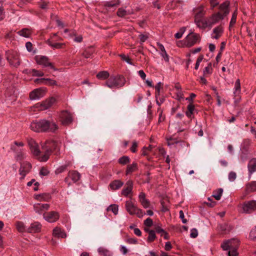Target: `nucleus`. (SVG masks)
Wrapping results in <instances>:
<instances>
[{
    "instance_id": "a19ab883",
    "label": "nucleus",
    "mask_w": 256,
    "mask_h": 256,
    "mask_svg": "<svg viewBox=\"0 0 256 256\" xmlns=\"http://www.w3.org/2000/svg\"><path fill=\"white\" fill-rule=\"evenodd\" d=\"M130 159L129 157L128 156H122L118 160V162L120 164H123V165L128 164V162H130Z\"/></svg>"
},
{
    "instance_id": "423d86ee",
    "label": "nucleus",
    "mask_w": 256,
    "mask_h": 256,
    "mask_svg": "<svg viewBox=\"0 0 256 256\" xmlns=\"http://www.w3.org/2000/svg\"><path fill=\"white\" fill-rule=\"evenodd\" d=\"M126 208L130 215L136 214L138 218L142 217L144 214V212L138 208L131 200L126 201Z\"/></svg>"
},
{
    "instance_id": "de8ad7c7",
    "label": "nucleus",
    "mask_w": 256,
    "mask_h": 256,
    "mask_svg": "<svg viewBox=\"0 0 256 256\" xmlns=\"http://www.w3.org/2000/svg\"><path fill=\"white\" fill-rule=\"evenodd\" d=\"M196 110L194 108V106L190 103L187 106V110L186 112H188L189 114H194V112Z\"/></svg>"
},
{
    "instance_id": "5fc2aeb1",
    "label": "nucleus",
    "mask_w": 256,
    "mask_h": 256,
    "mask_svg": "<svg viewBox=\"0 0 256 256\" xmlns=\"http://www.w3.org/2000/svg\"><path fill=\"white\" fill-rule=\"evenodd\" d=\"M236 178V174L234 172H230L228 174V180L230 182L234 181Z\"/></svg>"
},
{
    "instance_id": "37998d69",
    "label": "nucleus",
    "mask_w": 256,
    "mask_h": 256,
    "mask_svg": "<svg viewBox=\"0 0 256 256\" xmlns=\"http://www.w3.org/2000/svg\"><path fill=\"white\" fill-rule=\"evenodd\" d=\"M237 14V10H236L232 14V16L230 23V27L233 26L236 24Z\"/></svg>"
},
{
    "instance_id": "bf43d9fd",
    "label": "nucleus",
    "mask_w": 256,
    "mask_h": 256,
    "mask_svg": "<svg viewBox=\"0 0 256 256\" xmlns=\"http://www.w3.org/2000/svg\"><path fill=\"white\" fill-rule=\"evenodd\" d=\"M160 55L166 62H168L169 57L166 50L161 52Z\"/></svg>"
},
{
    "instance_id": "3c124183",
    "label": "nucleus",
    "mask_w": 256,
    "mask_h": 256,
    "mask_svg": "<svg viewBox=\"0 0 256 256\" xmlns=\"http://www.w3.org/2000/svg\"><path fill=\"white\" fill-rule=\"evenodd\" d=\"M46 85H48V86H56V85H57V82L54 80H52V79H50V78H46Z\"/></svg>"
},
{
    "instance_id": "a18cd8bd",
    "label": "nucleus",
    "mask_w": 256,
    "mask_h": 256,
    "mask_svg": "<svg viewBox=\"0 0 256 256\" xmlns=\"http://www.w3.org/2000/svg\"><path fill=\"white\" fill-rule=\"evenodd\" d=\"M203 73L204 75L212 73V64L210 62L208 66L204 68Z\"/></svg>"
},
{
    "instance_id": "f03ea898",
    "label": "nucleus",
    "mask_w": 256,
    "mask_h": 256,
    "mask_svg": "<svg viewBox=\"0 0 256 256\" xmlns=\"http://www.w3.org/2000/svg\"><path fill=\"white\" fill-rule=\"evenodd\" d=\"M31 130L37 132H54L58 130V124L52 119H40L33 121L30 125Z\"/></svg>"
},
{
    "instance_id": "4be33fe9",
    "label": "nucleus",
    "mask_w": 256,
    "mask_h": 256,
    "mask_svg": "<svg viewBox=\"0 0 256 256\" xmlns=\"http://www.w3.org/2000/svg\"><path fill=\"white\" fill-rule=\"evenodd\" d=\"M53 235L58 238H65L66 236V232L58 227H56L54 229Z\"/></svg>"
},
{
    "instance_id": "f8f14e48",
    "label": "nucleus",
    "mask_w": 256,
    "mask_h": 256,
    "mask_svg": "<svg viewBox=\"0 0 256 256\" xmlns=\"http://www.w3.org/2000/svg\"><path fill=\"white\" fill-rule=\"evenodd\" d=\"M56 99L54 98H50L43 101L41 103H38L35 105V107L38 109V110H44L48 109L52 106L55 102Z\"/></svg>"
},
{
    "instance_id": "2f4dec72",
    "label": "nucleus",
    "mask_w": 256,
    "mask_h": 256,
    "mask_svg": "<svg viewBox=\"0 0 256 256\" xmlns=\"http://www.w3.org/2000/svg\"><path fill=\"white\" fill-rule=\"evenodd\" d=\"M223 32V30L222 27L217 26L213 30V32L215 34V36H212L213 38L218 39L220 36L222 34Z\"/></svg>"
},
{
    "instance_id": "0eeeda50",
    "label": "nucleus",
    "mask_w": 256,
    "mask_h": 256,
    "mask_svg": "<svg viewBox=\"0 0 256 256\" xmlns=\"http://www.w3.org/2000/svg\"><path fill=\"white\" fill-rule=\"evenodd\" d=\"M6 58L10 66L17 67L20 64V60L17 52L8 50L6 53Z\"/></svg>"
},
{
    "instance_id": "052dcab7",
    "label": "nucleus",
    "mask_w": 256,
    "mask_h": 256,
    "mask_svg": "<svg viewBox=\"0 0 256 256\" xmlns=\"http://www.w3.org/2000/svg\"><path fill=\"white\" fill-rule=\"evenodd\" d=\"M198 235V232L196 228H192L191 230V232L190 234V237L192 238H196V237H197Z\"/></svg>"
},
{
    "instance_id": "c756f323",
    "label": "nucleus",
    "mask_w": 256,
    "mask_h": 256,
    "mask_svg": "<svg viewBox=\"0 0 256 256\" xmlns=\"http://www.w3.org/2000/svg\"><path fill=\"white\" fill-rule=\"evenodd\" d=\"M138 169V164L136 162H133L132 164L127 166L126 170V174H128L136 171Z\"/></svg>"
},
{
    "instance_id": "5701e85b",
    "label": "nucleus",
    "mask_w": 256,
    "mask_h": 256,
    "mask_svg": "<svg viewBox=\"0 0 256 256\" xmlns=\"http://www.w3.org/2000/svg\"><path fill=\"white\" fill-rule=\"evenodd\" d=\"M124 184V182L120 180H114L112 182L109 186L112 190H116L120 188Z\"/></svg>"
},
{
    "instance_id": "09e8293b",
    "label": "nucleus",
    "mask_w": 256,
    "mask_h": 256,
    "mask_svg": "<svg viewBox=\"0 0 256 256\" xmlns=\"http://www.w3.org/2000/svg\"><path fill=\"white\" fill-rule=\"evenodd\" d=\"M119 56L121 58L122 60H123L124 61H125L128 64H130L131 65L132 64V63L131 62V59L128 56H126L124 54H120L119 55Z\"/></svg>"
},
{
    "instance_id": "7c9ffc66",
    "label": "nucleus",
    "mask_w": 256,
    "mask_h": 256,
    "mask_svg": "<svg viewBox=\"0 0 256 256\" xmlns=\"http://www.w3.org/2000/svg\"><path fill=\"white\" fill-rule=\"evenodd\" d=\"M246 190L248 192L256 191V182H252L246 185Z\"/></svg>"
},
{
    "instance_id": "9b49d317",
    "label": "nucleus",
    "mask_w": 256,
    "mask_h": 256,
    "mask_svg": "<svg viewBox=\"0 0 256 256\" xmlns=\"http://www.w3.org/2000/svg\"><path fill=\"white\" fill-rule=\"evenodd\" d=\"M240 242L236 238H232L224 242L221 247L224 250H228L229 249L238 248Z\"/></svg>"
},
{
    "instance_id": "dca6fc26",
    "label": "nucleus",
    "mask_w": 256,
    "mask_h": 256,
    "mask_svg": "<svg viewBox=\"0 0 256 256\" xmlns=\"http://www.w3.org/2000/svg\"><path fill=\"white\" fill-rule=\"evenodd\" d=\"M42 228L41 224L38 222H34L30 224V226L27 228L26 232L28 233H36L40 231Z\"/></svg>"
},
{
    "instance_id": "20e7f679",
    "label": "nucleus",
    "mask_w": 256,
    "mask_h": 256,
    "mask_svg": "<svg viewBox=\"0 0 256 256\" xmlns=\"http://www.w3.org/2000/svg\"><path fill=\"white\" fill-rule=\"evenodd\" d=\"M194 22L197 26L200 28L204 29L205 27H202L204 23L206 22V19H203L206 12L204 10L202 6H200L194 10Z\"/></svg>"
},
{
    "instance_id": "4c0bfd02",
    "label": "nucleus",
    "mask_w": 256,
    "mask_h": 256,
    "mask_svg": "<svg viewBox=\"0 0 256 256\" xmlns=\"http://www.w3.org/2000/svg\"><path fill=\"white\" fill-rule=\"evenodd\" d=\"M47 44L53 48L56 49L62 48L64 44V43H52L50 40H47Z\"/></svg>"
},
{
    "instance_id": "c03bdc74",
    "label": "nucleus",
    "mask_w": 256,
    "mask_h": 256,
    "mask_svg": "<svg viewBox=\"0 0 256 256\" xmlns=\"http://www.w3.org/2000/svg\"><path fill=\"white\" fill-rule=\"evenodd\" d=\"M249 237L251 240L256 242V226L250 232Z\"/></svg>"
},
{
    "instance_id": "cd10ccee",
    "label": "nucleus",
    "mask_w": 256,
    "mask_h": 256,
    "mask_svg": "<svg viewBox=\"0 0 256 256\" xmlns=\"http://www.w3.org/2000/svg\"><path fill=\"white\" fill-rule=\"evenodd\" d=\"M218 228L222 233L226 234L232 229V227L228 224L224 223L220 224L218 226Z\"/></svg>"
},
{
    "instance_id": "aec40b11",
    "label": "nucleus",
    "mask_w": 256,
    "mask_h": 256,
    "mask_svg": "<svg viewBox=\"0 0 256 256\" xmlns=\"http://www.w3.org/2000/svg\"><path fill=\"white\" fill-rule=\"evenodd\" d=\"M138 198L140 203L144 208H146L150 207V202L146 198V194L144 192H140Z\"/></svg>"
},
{
    "instance_id": "bb28decb",
    "label": "nucleus",
    "mask_w": 256,
    "mask_h": 256,
    "mask_svg": "<svg viewBox=\"0 0 256 256\" xmlns=\"http://www.w3.org/2000/svg\"><path fill=\"white\" fill-rule=\"evenodd\" d=\"M154 231L160 234V236H163L165 240H168L169 238L168 234L164 229L158 226H155Z\"/></svg>"
},
{
    "instance_id": "338daca9",
    "label": "nucleus",
    "mask_w": 256,
    "mask_h": 256,
    "mask_svg": "<svg viewBox=\"0 0 256 256\" xmlns=\"http://www.w3.org/2000/svg\"><path fill=\"white\" fill-rule=\"evenodd\" d=\"M26 48L27 50L29 52H30L32 51V44L30 42H26Z\"/></svg>"
},
{
    "instance_id": "a211bd4d",
    "label": "nucleus",
    "mask_w": 256,
    "mask_h": 256,
    "mask_svg": "<svg viewBox=\"0 0 256 256\" xmlns=\"http://www.w3.org/2000/svg\"><path fill=\"white\" fill-rule=\"evenodd\" d=\"M50 204H36L34 206L35 212L41 214L43 211L48 210Z\"/></svg>"
},
{
    "instance_id": "72a5a7b5",
    "label": "nucleus",
    "mask_w": 256,
    "mask_h": 256,
    "mask_svg": "<svg viewBox=\"0 0 256 256\" xmlns=\"http://www.w3.org/2000/svg\"><path fill=\"white\" fill-rule=\"evenodd\" d=\"M240 93V79L236 80L235 82L234 91V96L236 97Z\"/></svg>"
},
{
    "instance_id": "79ce46f5",
    "label": "nucleus",
    "mask_w": 256,
    "mask_h": 256,
    "mask_svg": "<svg viewBox=\"0 0 256 256\" xmlns=\"http://www.w3.org/2000/svg\"><path fill=\"white\" fill-rule=\"evenodd\" d=\"M156 238V236L155 234V231L154 230H151L149 231L148 236L147 239L148 242H151L154 241Z\"/></svg>"
},
{
    "instance_id": "f257e3e1",
    "label": "nucleus",
    "mask_w": 256,
    "mask_h": 256,
    "mask_svg": "<svg viewBox=\"0 0 256 256\" xmlns=\"http://www.w3.org/2000/svg\"><path fill=\"white\" fill-rule=\"evenodd\" d=\"M28 145L32 154L36 156L40 162H46L54 150H60L58 143L54 140H46L42 144V152L38 146L32 138L27 140Z\"/></svg>"
},
{
    "instance_id": "7ed1b4c3",
    "label": "nucleus",
    "mask_w": 256,
    "mask_h": 256,
    "mask_svg": "<svg viewBox=\"0 0 256 256\" xmlns=\"http://www.w3.org/2000/svg\"><path fill=\"white\" fill-rule=\"evenodd\" d=\"M230 2L226 1L219 6V12L213 14L210 18L206 19L202 27H212V26L223 20L230 12Z\"/></svg>"
},
{
    "instance_id": "412c9836",
    "label": "nucleus",
    "mask_w": 256,
    "mask_h": 256,
    "mask_svg": "<svg viewBox=\"0 0 256 256\" xmlns=\"http://www.w3.org/2000/svg\"><path fill=\"white\" fill-rule=\"evenodd\" d=\"M95 50L92 46L88 47L82 52V55L86 58H92Z\"/></svg>"
},
{
    "instance_id": "6ab92c4d",
    "label": "nucleus",
    "mask_w": 256,
    "mask_h": 256,
    "mask_svg": "<svg viewBox=\"0 0 256 256\" xmlns=\"http://www.w3.org/2000/svg\"><path fill=\"white\" fill-rule=\"evenodd\" d=\"M133 187V182L131 180H128L126 184V188H124L122 191V194L127 196L132 192Z\"/></svg>"
},
{
    "instance_id": "6e6552de",
    "label": "nucleus",
    "mask_w": 256,
    "mask_h": 256,
    "mask_svg": "<svg viewBox=\"0 0 256 256\" xmlns=\"http://www.w3.org/2000/svg\"><path fill=\"white\" fill-rule=\"evenodd\" d=\"M34 60L38 64L41 65L43 67H50L54 71L57 70V68L54 66L52 63L50 62L49 58L46 56H36L34 57Z\"/></svg>"
},
{
    "instance_id": "0e129e2a",
    "label": "nucleus",
    "mask_w": 256,
    "mask_h": 256,
    "mask_svg": "<svg viewBox=\"0 0 256 256\" xmlns=\"http://www.w3.org/2000/svg\"><path fill=\"white\" fill-rule=\"evenodd\" d=\"M162 84L161 82H159L157 84L156 86H155V88H156V96L157 94H159V93H160V88L162 86Z\"/></svg>"
},
{
    "instance_id": "1a4fd4ad",
    "label": "nucleus",
    "mask_w": 256,
    "mask_h": 256,
    "mask_svg": "<svg viewBox=\"0 0 256 256\" xmlns=\"http://www.w3.org/2000/svg\"><path fill=\"white\" fill-rule=\"evenodd\" d=\"M200 36L199 34L192 32L186 38L184 44L186 47L190 48L200 41Z\"/></svg>"
},
{
    "instance_id": "b1692460",
    "label": "nucleus",
    "mask_w": 256,
    "mask_h": 256,
    "mask_svg": "<svg viewBox=\"0 0 256 256\" xmlns=\"http://www.w3.org/2000/svg\"><path fill=\"white\" fill-rule=\"evenodd\" d=\"M35 198L36 200L39 201L48 202L49 201L51 198V196L50 194L44 193L36 195Z\"/></svg>"
},
{
    "instance_id": "c9c22d12",
    "label": "nucleus",
    "mask_w": 256,
    "mask_h": 256,
    "mask_svg": "<svg viewBox=\"0 0 256 256\" xmlns=\"http://www.w3.org/2000/svg\"><path fill=\"white\" fill-rule=\"evenodd\" d=\"M18 34L20 36H22L25 38H28L31 34V32L29 29L24 28L18 31Z\"/></svg>"
},
{
    "instance_id": "f3484780",
    "label": "nucleus",
    "mask_w": 256,
    "mask_h": 256,
    "mask_svg": "<svg viewBox=\"0 0 256 256\" xmlns=\"http://www.w3.org/2000/svg\"><path fill=\"white\" fill-rule=\"evenodd\" d=\"M63 124H68L72 122V114L67 111L62 112L60 116Z\"/></svg>"
},
{
    "instance_id": "473e14b6",
    "label": "nucleus",
    "mask_w": 256,
    "mask_h": 256,
    "mask_svg": "<svg viewBox=\"0 0 256 256\" xmlns=\"http://www.w3.org/2000/svg\"><path fill=\"white\" fill-rule=\"evenodd\" d=\"M222 192L223 189L219 188L213 192L212 196L214 197L216 200H218L220 199Z\"/></svg>"
},
{
    "instance_id": "9d476101",
    "label": "nucleus",
    "mask_w": 256,
    "mask_h": 256,
    "mask_svg": "<svg viewBox=\"0 0 256 256\" xmlns=\"http://www.w3.org/2000/svg\"><path fill=\"white\" fill-rule=\"evenodd\" d=\"M242 212L252 214L256 210V200H250L244 202L242 204Z\"/></svg>"
},
{
    "instance_id": "ddd939ff",
    "label": "nucleus",
    "mask_w": 256,
    "mask_h": 256,
    "mask_svg": "<svg viewBox=\"0 0 256 256\" xmlns=\"http://www.w3.org/2000/svg\"><path fill=\"white\" fill-rule=\"evenodd\" d=\"M43 216L44 218L49 222H56L60 217L58 213L55 211L44 213Z\"/></svg>"
},
{
    "instance_id": "58836bf2",
    "label": "nucleus",
    "mask_w": 256,
    "mask_h": 256,
    "mask_svg": "<svg viewBox=\"0 0 256 256\" xmlns=\"http://www.w3.org/2000/svg\"><path fill=\"white\" fill-rule=\"evenodd\" d=\"M109 76V73L106 71H102L98 72L96 77L100 80H104Z\"/></svg>"
},
{
    "instance_id": "ea45409f",
    "label": "nucleus",
    "mask_w": 256,
    "mask_h": 256,
    "mask_svg": "<svg viewBox=\"0 0 256 256\" xmlns=\"http://www.w3.org/2000/svg\"><path fill=\"white\" fill-rule=\"evenodd\" d=\"M107 211H112L115 215L118 214V206L116 204H111L107 208Z\"/></svg>"
},
{
    "instance_id": "e2e57ef3",
    "label": "nucleus",
    "mask_w": 256,
    "mask_h": 256,
    "mask_svg": "<svg viewBox=\"0 0 256 256\" xmlns=\"http://www.w3.org/2000/svg\"><path fill=\"white\" fill-rule=\"evenodd\" d=\"M139 38L140 39V42H144L148 38V36L144 34H140L139 36Z\"/></svg>"
},
{
    "instance_id": "a878e982",
    "label": "nucleus",
    "mask_w": 256,
    "mask_h": 256,
    "mask_svg": "<svg viewBox=\"0 0 256 256\" xmlns=\"http://www.w3.org/2000/svg\"><path fill=\"white\" fill-rule=\"evenodd\" d=\"M248 170L250 174L256 171V158H253L249 161Z\"/></svg>"
},
{
    "instance_id": "864d4df0",
    "label": "nucleus",
    "mask_w": 256,
    "mask_h": 256,
    "mask_svg": "<svg viewBox=\"0 0 256 256\" xmlns=\"http://www.w3.org/2000/svg\"><path fill=\"white\" fill-rule=\"evenodd\" d=\"M126 14V10L122 8H120L117 12V15L120 17H123Z\"/></svg>"
},
{
    "instance_id": "c85d7f7f",
    "label": "nucleus",
    "mask_w": 256,
    "mask_h": 256,
    "mask_svg": "<svg viewBox=\"0 0 256 256\" xmlns=\"http://www.w3.org/2000/svg\"><path fill=\"white\" fill-rule=\"evenodd\" d=\"M72 165L70 162H66V164L58 167L55 171L56 174H59L66 170L68 167Z\"/></svg>"
},
{
    "instance_id": "69168bd1",
    "label": "nucleus",
    "mask_w": 256,
    "mask_h": 256,
    "mask_svg": "<svg viewBox=\"0 0 256 256\" xmlns=\"http://www.w3.org/2000/svg\"><path fill=\"white\" fill-rule=\"evenodd\" d=\"M167 141L168 146H170L172 144H177L178 142L175 139H173L172 138H168Z\"/></svg>"
},
{
    "instance_id": "e433bc0d",
    "label": "nucleus",
    "mask_w": 256,
    "mask_h": 256,
    "mask_svg": "<svg viewBox=\"0 0 256 256\" xmlns=\"http://www.w3.org/2000/svg\"><path fill=\"white\" fill-rule=\"evenodd\" d=\"M16 226L19 232H26L27 228H26L24 224L22 222H18L16 224Z\"/></svg>"
},
{
    "instance_id": "393cba45",
    "label": "nucleus",
    "mask_w": 256,
    "mask_h": 256,
    "mask_svg": "<svg viewBox=\"0 0 256 256\" xmlns=\"http://www.w3.org/2000/svg\"><path fill=\"white\" fill-rule=\"evenodd\" d=\"M68 176L70 177L74 182H76L80 179V174L77 171L72 170L69 172Z\"/></svg>"
},
{
    "instance_id": "4d7b16f0",
    "label": "nucleus",
    "mask_w": 256,
    "mask_h": 256,
    "mask_svg": "<svg viewBox=\"0 0 256 256\" xmlns=\"http://www.w3.org/2000/svg\"><path fill=\"white\" fill-rule=\"evenodd\" d=\"M49 174L48 170L44 167H42L40 169V174L41 176H46Z\"/></svg>"
},
{
    "instance_id": "39448f33",
    "label": "nucleus",
    "mask_w": 256,
    "mask_h": 256,
    "mask_svg": "<svg viewBox=\"0 0 256 256\" xmlns=\"http://www.w3.org/2000/svg\"><path fill=\"white\" fill-rule=\"evenodd\" d=\"M126 83V80L124 76L118 75L116 76H112L106 82V85L110 88L116 87L120 88L123 86Z\"/></svg>"
},
{
    "instance_id": "2eb2a0df",
    "label": "nucleus",
    "mask_w": 256,
    "mask_h": 256,
    "mask_svg": "<svg viewBox=\"0 0 256 256\" xmlns=\"http://www.w3.org/2000/svg\"><path fill=\"white\" fill-rule=\"evenodd\" d=\"M44 94V90L41 88H36L30 92L29 96L31 100H38L43 97Z\"/></svg>"
},
{
    "instance_id": "603ef678",
    "label": "nucleus",
    "mask_w": 256,
    "mask_h": 256,
    "mask_svg": "<svg viewBox=\"0 0 256 256\" xmlns=\"http://www.w3.org/2000/svg\"><path fill=\"white\" fill-rule=\"evenodd\" d=\"M32 76H42L44 75V74L42 72L36 70L35 69H32Z\"/></svg>"
},
{
    "instance_id": "13d9d810",
    "label": "nucleus",
    "mask_w": 256,
    "mask_h": 256,
    "mask_svg": "<svg viewBox=\"0 0 256 256\" xmlns=\"http://www.w3.org/2000/svg\"><path fill=\"white\" fill-rule=\"evenodd\" d=\"M34 82L38 84H46V78H36L34 80Z\"/></svg>"
},
{
    "instance_id": "774afa93",
    "label": "nucleus",
    "mask_w": 256,
    "mask_h": 256,
    "mask_svg": "<svg viewBox=\"0 0 256 256\" xmlns=\"http://www.w3.org/2000/svg\"><path fill=\"white\" fill-rule=\"evenodd\" d=\"M180 218L182 219V222L184 224L186 223L187 220L186 218H184V215L182 210H180Z\"/></svg>"
},
{
    "instance_id": "49530a36",
    "label": "nucleus",
    "mask_w": 256,
    "mask_h": 256,
    "mask_svg": "<svg viewBox=\"0 0 256 256\" xmlns=\"http://www.w3.org/2000/svg\"><path fill=\"white\" fill-rule=\"evenodd\" d=\"M16 158L17 160H22L25 158V154L21 150L18 151L16 152Z\"/></svg>"
},
{
    "instance_id": "4468645a",
    "label": "nucleus",
    "mask_w": 256,
    "mask_h": 256,
    "mask_svg": "<svg viewBox=\"0 0 256 256\" xmlns=\"http://www.w3.org/2000/svg\"><path fill=\"white\" fill-rule=\"evenodd\" d=\"M32 168V165L30 163L24 162L20 163V174L24 178L26 175L30 172Z\"/></svg>"
},
{
    "instance_id": "6e6d98bb",
    "label": "nucleus",
    "mask_w": 256,
    "mask_h": 256,
    "mask_svg": "<svg viewBox=\"0 0 256 256\" xmlns=\"http://www.w3.org/2000/svg\"><path fill=\"white\" fill-rule=\"evenodd\" d=\"M153 224V222L152 218H148L144 221V224L147 226L150 227Z\"/></svg>"
},
{
    "instance_id": "8fccbe9b",
    "label": "nucleus",
    "mask_w": 256,
    "mask_h": 256,
    "mask_svg": "<svg viewBox=\"0 0 256 256\" xmlns=\"http://www.w3.org/2000/svg\"><path fill=\"white\" fill-rule=\"evenodd\" d=\"M238 248L229 249L228 252V256H238V253L237 252Z\"/></svg>"
},
{
    "instance_id": "680f3d73",
    "label": "nucleus",
    "mask_w": 256,
    "mask_h": 256,
    "mask_svg": "<svg viewBox=\"0 0 256 256\" xmlns=\"http://www.w3.org/2000/svg\"><path fill=\"white\" fill-rule=\"evenodd\" d=\"M138 147V144L136 141L132 142V146L130 150L132 152H136V148Z\"/></svg>"
},
{
    "instance_id": "f704fd0d",
    "label": "nucleus",
    "mask_w": 256,
    "mask_h": 256,
    "mask_svg": "<svg viewBox=\"0 0 256 256\" xmlns=\"http://www.w3.org/2000/svg\"><path fill=\"white\" fill-rule=\"evenodd\" d=\"M98 252L103 256H112V253L110 251L102 247L98 248Z\"/></svg>"
}]
</instances>
